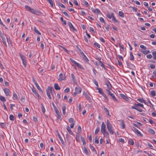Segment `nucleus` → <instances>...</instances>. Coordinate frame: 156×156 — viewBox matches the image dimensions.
<instances>
[{"label":"nucleus","instance_id":"obj_52","mask_svg":"<svg viewBox=\"0 0 156 156\" xmlns=\"http://www.w3.org/2000/svg\"><path fill=\"white\" fill-rule=\"evenodd\" d=\"M94 44L95 46H97L98 48H100V45L97 43L94 42Z\"/></svg>","mask_w":156,"mask_h":156},{"label":"nucleus","instance_id":"obj_34","mask_svg":"<svg viewBox=\"0 0 156 156\" xmlns=\"http://www.w3.org/2000/svg\"><path fill=\"white\" fill-rule=\"evenodd\" d=\"M134 105H136V106H138V107L140 106V107L143 108H144V105L142 104H141V103H138V104H136V103H135L134 104Z\"/></svg>","mask_w":156,"mask_h":156},{"label":"nucleus","instance_id":"obj_31","mask_svg":"<svg viewBox=\"0 0 156 156\" xmlns=\"http://www.w3.org/2000/svg\"><path fill=\"white\" fill-rule=\"evenodd\" d=\"M96 89L98 90V92L101 94H103L104 93L103 90L102 89L99 88H96Z\"/></svg>","mask_w":156,"mask_h":156},{"label":"nucleus","instance_id":"obj_18","mask_svg":"<svg viewBox=\"0 0 156 156\" xmlns=\"http://www.w3.org/2000/svg\"><path fill=\"white\" fill-rule=\"evenodd\" d=\"M71 76L72 80L73 82L74 83H76V80L75 78V77L73 73H72L71 74Z\"/></svg>","mask_w":156,"mask_h":156},{"label":"nucleus","instance_id":"obj_12","mask_svg":"<svg viewBox=\"0 0 156 156\" xmlns=\"http://www.w3.org/2000/svg\"><path fill=\"white\" fill-rule=\"evenodd\" d=\"M126 64L127 65V67L130 69H133L134 67V66L133 64L131 63H129L128 62H126Z\"/></svg>","mask_w":156,"mask_h":156},{"label":"nucleus","instance_id":"obj_54","mask_svg":"<svg viewBox=\"0 0 156 156\" xmlns=\"http://www.w3.org/2000/svg\"><path fill=\"white\" fill-rule=\"evenodd\" d=\"M84 150L85 153H86V154L87 155L88 153V151L87 149V148L85 147H84Z\"/></svg>","mask_w":156,"mask_h":156},{"label":"nucleus","instance_id":"obj_45","mask_svg":"<svg viewBox=\"0 0 156 156\" xmlns=\"http://www.w3.org/2000/svg\"><path fill=\"white\" fill-rule=\"evenodd\" d=\"M151 94L152 96H154L156 95V93L155 91L153 90H151Z\"/></svg>","mask_w":156,"mask_h":156},{"label":"nucleus","instance_id":"obj_47","mask_svg":"<svg viewBox=\"0 0 156 156\" xmlns=\"http://www.w3.org/2000/svg\"><path fill=\"white\" fill-rule=\"evenodd\" d=\"M34 31L36 32V33L40 34H41L40 32L37 30L36 28L35 27H34Z\"/></svg>","mask_w":156,"mask_h":156},{"label":"nucleus","instance_id":"obj_11","mask_svg":"<svg viewBox=\"0 0 156 156\" xmlns=\"http://www.w3.org/2000/svg\"><path fill=\"white\" fill-rule=\"evenodd\" d=\"M105 84L107 85V87H108V88L109 89H110L112 88V86L110 84L109 81L108 80H106L105 81Z\"/></svg>","mask_w":156,"mask_h":156},{"label":"nucleus","instance_id":"obj_63","mask_svg":"<svg viewBox=\"0 0 156 156\" xmlns=\"http://www.w3.org/2000/svg\"><path fill=\"white\" fill-rule=\"evenodd\" d=\"M119 141L120 142L124 143V140L122 138H120L119 139Z\"/></svg>","mask_w":156,"mask_h":156},{"label":"nucleus","instance_id":"obj_49","mask_svg":"<svg viewBox=\"0 0 156 156\" xmlns=\"http://www.w3.org/2000/svg\"><path fill=\"white\" fill-rule=\"evenodd\" d=\"M9 119L11 120L14 121V117L12 115H10L9 116Z\"/></svg>","mask_w":156,"mask_h":156},{"label":"nucleus","instance_id":"obj_30","mask_svg":"<svg viewBox=\"0 0 156 156\" xmlns=\"http://www.w3.org/2000/svg\"><path fill=\"white\" fill-rule=\"evenodd\" d=\"M149 132L152 134H155L154 131L152 129L149 128L148 129Z\"/></svg>","mask_w":156,"mask_h":156},{"label":"nucleus","instance_id":"obj_19","mask_svg":"<svg viewBox=\"0 0 156 156\" xmlns=\"http://www.w3.org/2000/svg\"><path fill=\"white\" fill-rule=\"evenodd\" d=\"M58 137L59 138V139L60 140L62 144L63 145H65V142H64V141L63 140L62 138L61 137L60 135V134L59 133L58 134Z\"/></svg>","mask_w":156,"mask_h":156},{"label":"nucleus","instance_id":"obj_16","mask_svg":"<svg viewBox=\"0 0 156 156\" xmlns=\"http://www.w3.org/2000/svg\"><path fill=\"white\" fill-rule=\"evenodd\" d=\"M85 97L86 98L88 101H90L91 100L90 97L89 96V95L87 94L86 93H83Z\"/></svg>","mask_w":156,"mask_h":156},{"label":"nucleus","instance_id":"obj_42","mask_svg":"<svg viewBox=\"0 0 156 156\" xmlns=\"http://www.w3.org/2000/svg\"><path fill=\"white\" fill-rule=\"evenodd\" d=\"M80 138L81 139V140L83 142V145H85L86 144V141H85L84 138L82 136H81L80 137Z\"/></svg>","mask_w":156,"mask_h":156},{"label":"nucleus","instance_id":"obj_27","mask_svg":"<svg viewBox=\"0 0 156 156\" xmlns=\"http://www.w3.org/2000/svg\"><path fill=\"white\" fill-rule=\"evenodd\" d=\"M119 16L122 17H124L125 16L124 13L122 11H119Z\"/></svg>","mask_w":156,"mask_h":156},{"label":"nucleus","instance_id":"obj_39","mask_svg":"<svg viewBox=\"0 0 156 156\" xmlns=\"http://www.w3.org/2000/svg\"><path fill=\"white\" fill-rule=\"evenodd\" d=\"M13 99L17 100L18 98V96L16 93H13Z\"/></svg>","mask_w":156,"mask_h":156},{"label":"nucleus","instance_id":"obj_46","mask_svg":"<svg viewBox=\"0 0 156 156\" xmlns=\"http://www.w3.org/2000/svg\"><path fill=\"white\" fill-rule=\"evenodd\" d=\"M104 110L105 111V112L106 113V114L108 115H109V111H108V110L105 107L104 108Z\"/></svg>","mask_w":156,"mask_h":156},{"label":"nucleus","instance_id":"obj_3","mask_svg":"<svg viewBox=\"0 0 156 156\" xmlns=\"http://www.w3.org/2000/svg\"><path fill=\"white\" fill-rule=\"evenodd\" d=\"M106 90L108 92V94L111 97L113 100L114 101L117 102L118 100L116 98L114 94L112 93L110 91V90L108 89H107Z\"/></svg>","mask_w":156,"mask_h":156},{"label":"nucleus","instance_id":"obj_61","mask_svg":"<svg viewBox=\"0 0 156 156\" xmlns=\"http://www.w3.org/2000/svg\"><path fill=\"white\" fill-rule=\"evenodd\" d=\"M69 91V88H66L64 90V92L65 93H67Z\"/></svg>","mask_w":156,"mask_h":156},{"label":"nucleus","instance_id":"obj_8","mask_svg":"<svg viewBox=\"0 0 156 156\" xmlns=\"http://www.w3.org/2000/svg\"><path fill=\"white\" fill-rule=\"evenodd\" d=\"M6 35H5L4 36H1V38L2 40V42L7 47V45L6 43V40H5V37Z\"/></svg>","mask_w":156,"mask_h":156},{"label":"nucleus","instance_id":"obj_41","mask_svg":"<svg viewBox=\"0 0 156 156\" xmlns=\"http://www.w3.org/2000/svg\"><path fill=\"white\" fill-rule=\"evenodd\" d=\"M60 20L62 22L63 24L64 25H66V21L65 20H64L63 19L62 17H60Z\"/></svg>","mask_w":156,"mask_h":156},{"label":"nucleus","instance_id":"obj_5","mask_svg":"<svg viewBox=\"0 0 156 156\" xmlns=\"http://www.w3.org/2000/svg\"><path fill=\"white\" fill-rule=\"evenodd\" d=\"M66 79V76L65 74L63 75L62 73H61L59 75V78L58 80L60 81L65 80Z\"/></svg>","mask_w":156,"mask_h":156},{"label":"nucleus","instance_id":"obj_43","mask_svg":"<svg viewBox=\"0 0 156 156\" xmlns=\"http://www.w3.org/2000/svg\"><path fill=\"white\" fill-rule=\"evenodd\" d=\"M94 142L97 144H98L99 143L98 138L97 136H96L94 138Z\"/></svg>","mask_w":156,"mask_h":156},{"label":"nucleus","instance_id":"obj_10","mask_svg":"<svg viewBox=\"0 0 156 156\" xmlns=\"http://www.w3.org/2000/svg\"><path fill=\"white\" fill-rule=\"evenodd\" d=\"M131 108L135 109L140 112H143V110L140 108L136 105H134V106H132Z\"/></svg>","mask_w":156,"mask_h":156},{"label":"nucleus","instance_id":"obj_29","mask_svg":"<svg viewBox=\"0 0 156 156\" xmlns=\"http://www.w3.org/2000/svg\"><path fill=\"white\" fill-rule=\"evenodd\" d=\"M102 133L104 135V136L108 137L109 136V134L107 132L105 131V132H103Z\"/></svg>","mask_w":156,"mask_h":156},{"label":"nucleus","instance_id":"obj_56","mask_svg":"<svg viewBox=\"0 0 156 156\" xmlns=\"http://www.w3.org/2000/svg\"><path fill=\"white\" fill-rule=\"evenodd\" d=\"M100 21L103 23H105V21L104 20V19L102 17L100 18Z\"/></svg>","mask_w":156,"mask_h":156},{"label":"nucleus","instance_id":"obj_15","mask_svg":"<svg viewBox=\"0 0 156 156\" xmlns=\"http://www.w3.org/2000/svg\"><path fill=\"white\" fill-rule=\"evenodd\" d=\"M53 89L52 87L49 88H48L46 90L47 94H50L51 93V92H52Z\"/></svg>","mask_w":156,"mask_h":156},{"label":"nucleus","instance_id":"obj_51","mask_svg":"<svg viewBox=\"0 0 156 156\" xmlns=\"http://www.w3.org/2000/svg\"><path fill=\"white\" fill-rule=\"evenodd\" d=\"M112 20L113 21H114V22H116V23H119V21L117 20L116 19L115 16H114V15L112 17Z\"/></svg>","mask_w":156,"mask_h":156},{"label":"nucleus","instance_id":"obj_58","mask_svg":"<svg viewBox=\"0 0 156 156\" xmlns=\"http://www.w3.org/2000/svg\"><path fill=\"white\" fill-rule=\"evenodd\" d=\"M60 47H61L64 50V51L66 52L67 53H68L69 52V51L68 50L66 49L64 47H63L62 46H60Z\"/></svg>","mask_w":156,"mask_h":156},{"label":"nucleus","instance_id":"obj_28","mask_svg":"<svg viewBox=\"0 0 156 156\" xmlns=\"http://www.w3.org/2000/svg\"><path fill=\"white\" fill-rule=\"evenodd\" d=\"M129 144L130 145H133L134 144V142L132 139H129Z\"/></svg>","mask_w":156,"mask_h":156},{"label":"nucleus","instance_id":"obj_4","mask_svg":"<svg viewBox=\"0 0 156 156\" xmlns=\"http://www.w3.org/2000/svg\"><path fill=\"white\" fill-rule=\"evenodd\" d=\"M20 56L22 61L25 67H26L27 62L25 57L23 55L20 54Z\"/></svg>","mask_w":156,"mask_h":156},{"label":"nucleus","instance_id":"obj_59","mask_svg":"<svg viewBox=\"0 0 156 156\" xmlns=\"http://www.w3.org/2000/svg\"><path fill=\"white\" fill-rule=\"evenodd\" d=\"M33 93L35 94L36 97H39V95L37 92L36 90Z\"/></svg>","mask_w":156,"mask_h":156},{"label":"nucleus","instance_id":"obj_26","mask_svg":"<svg viewBox=\"0 0 156 156\" xmlns=\"http://www.w3.org/2000/svg\"><path fill=\"white\" fill-rule=\"evenodd\" d=\"M75 64L80 69H83V67L79 63H78L76 62Z\"/></svg>","mask_w":156,"mask_h":156},{"label":"nucleus","instance_id":"obj_22","mask_svg":"<svg viewBox=\"0 0 156 156\" xmlns=\"http://www.w3.org/2000/svg\"><path fill=\"white\" fill-rule=\"evenodd\" d=\"M66 129L70 134L71 135H73V133L71 129H70V128L69 127V126H67Z\"/></svg>","mask_w":156,"mask_h":156},{"label":"nucleus","instance_id":"obj_21","mask_svg":"<svg viewBox=\"0 0 156 156\" xmlns=\"http://www.w3.org/2000/svg\"><path fill=\"white\" fill-rule=\"evenodd\" d=\"M120 96L126 101H127L128 99V97L124 94H120Z\"/></svg>","mask_w":156,"mask_h":156},{"label":"nucleus","instance_id":"obj_6","mask_svg":"<svg viewBox=\"0 0 156 156\" xmlns=\"http://www.w3.org/2000/svg\"><path fill=\"white\" fill-rule=\"evenodd\" d=\"M5 93L7 96H10L11 92L9 90L8 88H5L4 89Z\"/></svg>","mask_w":156,"mask_h":156},{"label":"nucleus","instance_id":"obj_48","mask_svg":"<svg viewBox=\"0 0 156 156\" xmlns=\"http://www.w3.org/2000/svg\"><path fill=\"white\" fill-rule=\"evenodd\" d=\"M100 130V128L99 127H98L95 130V134H97L99 132Z\"/></svg>","mask_w":156,"mask_h":156},{"label":"nucleus","instance_id":"obj_44","mask_svg":"<svg viewBox=\"0 0 156 156\" xmlns=\"http://www.w3.org/2000/svg\"><path fill=\"white\" fill-rule=\"evenodd\" d=\"M35 86L37 87V89L40 91H42V90L41 88L39 87L38 83L35 84Z\"/></svg>","mask_w":156,"mask_h":156},{"label":"nucleus","instance_id":"obj_24","mask_svg":"<svg viewBox=\"0 0 156 156\" xmlns=\"http://www.w3.org/2000/svg\"><path fill=\"white\" fill-rule=\"evenodd\" d=\"M66 106L65 105H63V106L62 107V113L63 115H65L66 114Z\"/></svg>","mask_w":156,"mask_h":156},{"label":"nucleus","instance_id":"obj_25","mask_svg":"<svg viewBox=\"0 0 156 156\" xmlns=\"http://www.w3.org/2000/svg\"><path fill=\"white\" fill-rule=\"evenodd\" d=\"M55 88L56 90H59L60 89V87L58 84L55 83L54 85Z\"/></svg>","mask_w":156,"mask_h":156},{"label":"nucleus","instance_id":"obj_32","mask_svg":"<svg viewBox=\"0 0 156 156\" xmlns=\"http://www.w3.org/2000/svg\"><path fill=\"white\" fill-rule=\"evenodd\" d=\"M41 108L42 109V112L43 114H44L45 112V109L44 107V105L42 104H41Z\"/></svg>","mask_w":156,"mask_h":156},{"label":"nucleus","instance_id":"obj_53","mask_svg":"<svg viewBox=\"0 0 156 156\" xmlns=\"http://www.w3.org/2000/svg\"><path fill=\"white\" fill-rule=\"evenodd\" d=\"M55 113L58 116H59V112L58 111V109L57 108L56 109H55Z\"/></svg>","mask_w":156,"mask_h":156},{"label":"nucleus","instance_id":"obj_17","mask_svg":"<svg viewBox=\"0 0 156 156\" xmlns=\"http://www.w3.org/2000/svg\"><path fill=\"white\" fill-rule=\"evenodd\" d=\"M75 91L76 93H77V94H80L81 93V89L80 87H75Z\"/></svg>","mask_w":156,"mask_h":156},{"label":"nucleus","instance_id":"obj_36","mask_svg":"<svg viewBox=\"0 0 156 156\" xmlns=\"http://www.w3.org/2000/svg\"><path fill=\"white\" fill-rule=\"evenodd\" d=\"M47 1L50 3L51 7H53V2L52 0H47Z\"/></svg>","mask_w":156,"mask_h":156},{"label":"nucleus","instance_id":"obj_55","mask_svg":"<svg viewBox=\"0 0 156 156\" xmlns=\"http://www.w3.org/2000/svg\"><path fill=\"white\" fill-rule=\"evenodd\" d=\"M58 5L59 6L62 7V8H66V7L63 4H62V3H61L60 2H59L58 3Z\"/></svg>","mask_w":156,"mask_h":156},{"label":"nucleus","instance_id":"obj_40","mask_svg":"<svg viewBox=\"0 0 156 156\" xmlns=\"http://www.w3.org/2000/svg\"><path fill=\"white\" fill-rule=\"evenodd\" d=\"M69 122L71 124L74 123V120L73 118H69Z\"/></svg>","mask_w":156,"mask_h":156},{"label":"nucleus","instance_id":"obj_23","mask_svg":"<svg viewBox=\"0 0 156 156\" xmlns=\"http://www.w3.org/2000/svg\"><path fill=\"white\" fill-rule=\"evenodd\" d=\"M129 59L131 61H133L134 60V57L131 52H130V57Z\"/></svg>","mask_w":156,"mask_h":156},{"label":"nucleus","instance_id":"obj_1","mask_svg":"<svg viewBox=\"0 0 156 156\" xmlns=\"http://www.w3.org/2000/svg\"><path fill=\"white\" fill-rule=\"evenodd\" d=\"M25 8L27 10L34 14H35L37 15H39L41 14V13L40 12L32 9L27 5L25 6Z\"/></svg>","mask_w":156,"mask_h":156},{"label":"nucleus","instance_id":"obj_60","mask_svg":"<svg viewBox=\"0 0 156 156\" xmlns=\"http://www.w3.org/2000/svg\"><path fill=\"white\" fill-rule=\"evenodd\" d=\"M0 125L2 128H4V127L5 126V124L4 123H0Z\"/></svg>","mask_w":156,"mask_h":156},{"label":"nucleus","instance_id":"obj_50","mask_svg":"<svg viewBox=\"0 0 156 156\" xmlns=\"http://www.w3.org/2000/svg\"><path fill=\"white\" fill-rule=\"evenodd\" d=\"M78 132L79 133H80L82 130L80 126H79L78 127Z\"/></svg>","mask_w":156,"mask_h":156},{"label":"nucleus","instance_id":"obj_20","mask_svg":"<svg viewBox=\"0 0 156 156\" xmlns=\"http://www.w3.org/2000/svg\"><path fill=\"white\" fill-rule=\"evenodd\" d=\"M114 15V14L113 13H112L111 14L107 13L106 16L109 18L111 19L113 16Z\"/></svg>","mask_w":156,"mask_h":156},{"label":"nucleus","instance_id":"obj_9","mask_svg":"<svg viewBox=\"0 0 156 156\" xmlns=\"http://www.w3.org/2000/svg\"><path fill=\"white\" fill-rule=\"evenodd\" d=\"M106 131V126L104 122H103L101 125V131L102 133Z\"/></svg>","mask_w":156,"mask_h":156},{"label":"nucleus","instance_id":"obj_57","mask_svg":"<svg viewBox=\"0 0 156 156\" xmlns=\"http://www.w3.org/2000/svg\"><path fill=\"white\" fill-rule=\"evenodd\" d=\"M90 148L91 149V150H92L93 151H94L96 153V151L95 149L93 147V146H91V145H90Z\"/></svg>","mask_w":156,"mask_h":156},{"label":"nucleus","instance_id":"obj_37","mask_svg":"<svg viewBox=\"0 0 156 156\" xmlns=\"http://www.w3.org/2000/svg\"><path fill=\"white\" fill-rule=\"evenodd\" d=\"M76 141L78 142H80V137L77 135H76Z\"/></svg>","mask_w":156,"mask_h":156},{"label":"nucleus","instance_id":"obj_7","mask_svg":"<svg viewBox=\"0 0 156 156\" xmlns=\"http://www.w3.org/2000/svg\"><path fill=\"white\" fill-rule=\"evenodd\" d=\"M133 130L136 133H137L138 136H143V134H142L140 132V131H139L136 128H135L134 127H133Z\"/></svg>","mask_w":156,"mask_h":156},{"label":"nucleus","instance_id":"obj_33","mask_svg":"<svg viewBox=\"0 0 156 156\" xmlns=\"http://www.w3.org/2000/svg\"><path fill=\"white\" fill-rule=\"evenodd\" d=\"M0 100L3 102L6 101V99L5 98L2 96H0Z\"/></svg>","mask_w":156,"mask_h":156},{"label":"nucleus","instance_id":"obj_14","mask_svg":"<svg viewBox=\"0 0 156 156\" xmlns=\"http://www.w3.org/2000/svg\"><path fill=\"white\" fill-rule=\"evenodd\" d=\"M92 11L94 13H97L98 14H101L99 9H96L95 10H94V9H92Z\"/></svg>","mask_w":156,"mask_h":156},{"label":"nucleus","instance_id":"obj_38","mask_svg":"<svg viewBox=\"0 0 156 156\" xmlns=\"http://www.w3.org/2000/svg\"><path fill=\"white\" fill-rule=\"evenodd\" d=\"M121 125L122 126V129H124L125 128V124L124 122L123 121H121Z\"/></svg>","mask_w":156,"mask_h":156},{"label":"nucleus","instance_id":"obj_62","mask_svg":"<svg viewBox=\"0 0 156 156\" xmlns=\"http://www.w3.org/2000/svg\"><path fill=\"white\" fill-rule=\"evenodd\" d=\"M99 39L102 42L104 43L105 42V41L103 37H100L99 38Z\"/></svg>","mask_w":156,"mask_h":156},{"label":"nucleus","instance_id":"obj_2","mask_svg":"<svg viewBox=\"0 0 156 156\" xmlns=\"http://www.w3.org/2000/svg\"><path fill=\"white\" fill-rule=\"evenodd\" d=\"M107 128L109 132L111 134H113L114 132L112 129V126L108 120H107Z\"/></svg>","mask_w":156,"mask_h":156},{"label":"nucleus","instance_id":"obj_13","mask_svg":"<svg viewBox=\"0 0 156 156\" xmlns=\"http://www.w3.org/2000/svg\"><path fill=\"white\" fill-rule=\"evenodd\" d=\"M68 24L69 27L70 29H72L73 30H76V29L74 28V27L73 26V24H72L70 22H68Z\"/></svg>","mask_w":156,"mask_h":156},{"label":"nucleus","instance_id":"obj_64","mask_svg":"<svg viewBox=\"0 0 156 156\" xmlns=\"http://www.w3.org/2000/svg\"><path fill=\"white\" fill-rule=\"evenodd\" d=\"M150 67L151 69H153L155 68V66L154 64H151L150 66Z\"/></svg>","mask_w":156,"mask_h":156},{"label":"nucleus","instance_id":"obj_35","mask_svg":"<svg viewBox=\"0 0 156 156\" xmlns=\"http://www.w3.org/2000/svg\"><path fill=\"white\" fill-rule=\"evenodd\" d=\"M152 53L154 56L153 59L154 60H156V51L152 52Z\"/></svg>","mask_w":156,"mask_h":156}]
</instances>
